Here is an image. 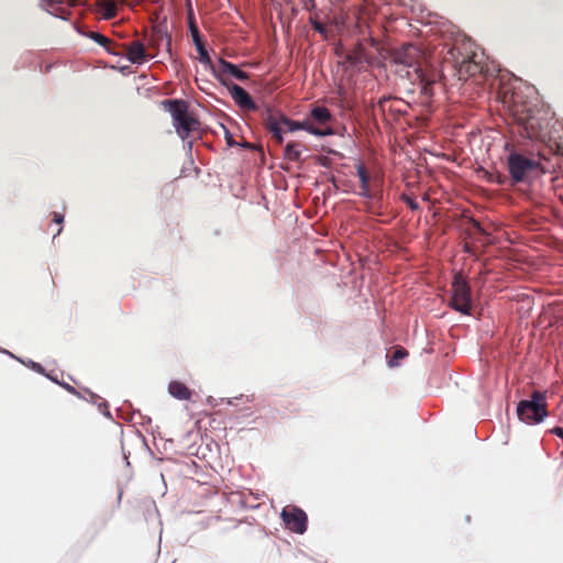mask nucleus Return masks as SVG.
<instances>
[{"label":"nucleus","instance_id":"nucleus-29","mask_svg":"<svg viewBox=\"0 0 563 563\" xmlns=\"http://www.w3.org/2000/svg\"><path fill=\"white\" fill-rule=\"evenodd\" d=\"M166 44L168 47L170 46V37L169 36L166 37Z\"/></svg>","mask_w":563,"mask_h":563},{"label":"nucleus","instance_id":"nucleus-19","mask_svg":"<svg viewBox=\"0 0 563 563\" xmlns=\"http://www.w3.org/2000/svg\"><path fill=\"white\" fill-rule=\"evenodd\" d=\"M90 38L93 40L96 43L104 47L109 53H113L112 51V41L108 38L107 36L98 33V32H91Z\"/></svg>","mask_w":563,"mask_h":563},{"label":"nucleus","instance_id":"nucleus-28","mask_svg":"<svg viewBox=\"0 0 563 563\" xmlns=\"http://www.w3.org/2000/svg\"><path fill=\"white\" fill-rule=\"evenodd\" d=\"M62 230H63V228H62V227H59V228L57 229V232L54 234V238H55L56 235H58V234L62 232Z\"/></svg>","mask_w":563,"mask_h":563},{"label":"nucleus","instance_id":"nucleus-9","mask_svg":"<svg viewBox=\"0 0 563 563\" xmlns=\"http://www.w3.org/2000/svg\"><path fill=\"white\" fill-rule=\"evenodd\" d=\"M212 74L225 87L232 84L228 80L229 76H232L240 81L249 79V75L245 71L241 70L236 65L225 60L224 58H219L217 67L212 68Z\"/></svg>","mask_w":563,"mask_h":563},{"label":"nucleus","instance_id":"nucleus-20","mask_svg":"<svg viewBox=\"0 0 563 563\" xmlns=\"http://www.w3.org/2000/svg\"><path fill=\"white\" fill-rule=\"evenodd\" d=\"M198 53H199V60L200 63L205 64L206 66L209 67V69L212 71V68L217 67V64H213L205 45L203 44H199L196 46Z\"/></svg>","mask_w":563,"mask_h":563},{"label":"nucleus","instance_id":"nucleus-12","mask_svg":"<svg viewBox=\"0 0 563 563\" xmlns=\"http://www.w3.org/2000/svg\"><path fill=\"white\" fill-rule=\"evenodd\" d=\"M227 88L229 89L232 99L240 108L246 111H255L257 109V106L245 89L236 84H231L230 86H227Z\"/></svg>","mask_w":563,"mask_h":563},{"label":"nucleus","instance_id":"nucleus-17","mask_svg":"<svg viewBox=\"0 0 563 563\" xmlns=\"http://www.w3.org/2000/svg\"><path fill=\"white\" fill-rule=\"evenodd\" d=\"M100 12L106 20H111L118 14V7L113 0H102L99 3Z\"/></svg>","mask_w":563,"mask_h":563},{"label":"nucleus","instance_id":"nucleus-3","mask_svg":"<svg viewBox=\"0 0 563 563\" xmlns=\"http://www.w3.org/2000/svg\"><path fill=\"white\" fill-rule=\"evenodd\" d=\"M444 64L451 65L460 80H472L475 85H482L490 77L478 55L473 51V44L468 41H455L443 57Z\"/></svg>","mask_w":563,"mask_h":563},{"label":"nucleus","instance_id":"nucleus-30","mask_svg":"<svg viewBox=\"0 0 563 563\" xmlns=\"http://www.w3.org/2000/svg\"><path fill=\"white\" fill-rule=\"evenodd\" d=\"M34 367H35L38 372H42V367H41V365L35 364V365H34Z\"/></svg>","mask_w":563,"mask_h":563},{"label":"nucleus","instance_id":"nucleus-10","mask_svg":"<svg viewBox=\"0 0 563 563\" xmlns=\"http://www.w3.org/2000/svg\"><path fill=\"white\" fill-rule=\"evenodd\" d=\"M282 518L286 528L292 532L301 534L307 530V515L298 507H285L282 511Z\"/></svg>","mask_w":563,"mask_h":563},{"label":"nucleus","instance_id":"nucleus-22","mask_svg":"<svg viewBox=\"0 0 563 563\" xmlns=\"http://www.w3.org/2000/svg\"><path fill=\"white\" fill-rule=\"evenodd\" d=\"M189 30H190V33H191L195 46H197L199 44H203L202 41H201V37H200L199 30H198L197 25L192 21L189 23Z\"/></svg>","mask_w":563,"mask_h":563},{"label":"nucleus","instance_id":"nucleus-15","mask_svg":"<svg viewBox=\"0 0 563 563\" xmlns=\"http://www.w3.org/2000/svg\"><path fill=\"white\" fill-rule=\"evenodd\" d=\"M356 172H357V176L361 181L360 195L365 198H371L372 197L371 191H369L371 177H369V174H368L366 167L363 164H358V165H356Z\"/></svg>","mask_w":563,"mask_h":563},{"label":"nucleus","instance_id":"nucleus-23","mask_svg":"<svg viewBox=\"0 0 563 563\" xmlns=\"http://www.w3.org/2000/svg\"><path fill=\"white\" fill-rule=\"evenodd\" d=\"M402 200L407 203V206L411 209V210H418L419 209V205L418 202L408 197V196H402Z\"/></svg>","mask_w":563,"mask_h":563},{"label":"nucleus","instance_id":"nucleus-5","mask_svg":"<svg viewBox=\"0 0 563 563\" xmlns=\"http://www.w3.org/2000/svg\"><path fill=\"white\" fill-rule=\"evenodd\" d=\"M162 104L170 113L176 132L183 140L199 129V121L189 113L188 103L185 100L166 99Z\"/></svg>","mask_w":563,"mask_h":563},{"label":"nucleus","instance_id":"nucleus-26","mask_svg":"<svg viewBox=\"0 0 563 563\" xmlns=\"http://www.w3.org/2000/svg\"><path fill=\"white\" fill-rule=\"evenodd\" d=\"M62 386L70 394L77 395L75 387L70 386L69 384H63Z\"/></svg>","mask_w":563,"mask_h":563},{"label":"nucleus","instance_id":"nucleus-25","mask_svg":"<svg viewBox=\"0 0 563 563\" xmlns=\"http://www.w3.org/2000/svg\"><path fill=\"white\" fill-rule=\"evenodd\" d=\"M550 432L563 439V428L554 427L553 429L550 430Z\"/></svg>","mask_w":563,"mask_h":563},{"label":"nucleus","instance_id":"nucleus-13","mask_svg":"<svg viewBox=\"0 0 563 563\" xmlns=\"http://www.w3.org/2000/svg\"><path fill=\"white\" fill-rule=\"evenodd\" d=\"M126 58L133 64H142L146 60V48L140 41H132L123 45Z\"/></svg>","mask_w":563,"mask_h":563},{"label":"nucleus","instance_id":"nucleus-7","mask_svg":"<svg viewBox=\"0 0 563 563\" xmlns=\"http://www.w3.org/2000/svg\"><path fill=\"white\" fill-rule=\"evenodd\" d=\"M539 167L537 159L520 153H511L507 158V168L514 184L525 183Z\"/></svg>","mask_w":563,"mask_h":563},{"label":"nucleus","instance_id":"nucleus-2","mask_svg":"<svg viewBox=\"0 0 563 563\" xmlns=\"http://www.w3.org/2000/svg\"><path fill=\"white\" fill-rule=\"evenodd\" d=\"M393 60L398 66L396 73L417 85L426 100L433 97L434 87L440 84L442 73L429 63L420 47L413 44L404 45L394 53Z\"/></svg>","mask_w":563,"mask_h":563},{"label":"nucleus","instance_id":"nucleus-6","mask_svg":"<svg viewBox=\"0 0 563 563\" xmlns=\"http://www.w3.org/2000/svg\"><path fill=\"white\" fill-rule=\"evenodd\" d=\"M547 393L534 390L531 399L521 400L517 406V416L521 422L537 424L548 417Z\"/></svg>","mask_w":563,"mask_h":563},{"label":"nucleus","instance_id":"nucleus-1","mask_svg":"<svg viewBox=\"0 0 563 563\" xmlns=\"http://www.w3.org/2000/svg\"><path fill=\"white\" fill-rule=\"evenodd\" d=\"M497 99L509 115L522 129L520 133L530 140H545L549 136V112L526 97L511 82L498 81Z\"/></svg>","mask_w":563,"mask_h":563},{"label":"nucleus","instance_id":"nucleus-16","mask_svg":"<svg viewBox=\"0 0 563 563\" xmlns=\"http://www.w3.org/2000/svg\"><path fill=\"white\" fill-rule=\"evenodd\" d=\"M302 145L298 142H289L284 150V157L291 162H299L301 158Z\"/></svg>","mask_w":563,"mask_h":563},{"label":"nucleus","instance_id":"nucleus-11","mask_svg":"<svg viewBox=\"0 0 563 563\" xmlns=\"http://www.w3.org/2000/svg\"><path fill=\"white\" fill-rule=\"evenodd\" d=\"M377 107L383 113H388L393 119H396L407 113L409 104L400 98L383 97L378 101Z\"/></svg>","mask_w":563,"mask_h":563},{"label":"nucleus","instance_id":"nucleus-21","mask_svg":"<svg viewBox=\"0 0 563 563\" xmlns=\"http://www.w3.org/2000/svg\"><path fill=\"white\" fill-rule=\"evenodd\" d=\"M407 355H408V352H407V350H406V349L400 347V346H399V347H397V349L394 351V353H393V355H391V357H390V360H389V365H390V366H398L399 361H400V360H402V358H405Z\"/></svg>","mask_w":563,"mask_h":563},{"label":"nucleus","instance_id":"nucleus-8","mask_svg":"<svg viewBox=\"0 0 563 563\" xmlns=\"http://www.w3.org/2000/svg\"><path fill=\"white\" fill-rule=\"evenodd\" d=\"M451 307L463 314H470L471 312V288L462 275H456L452 283Z\"/></svg>","mask_w":563,"mask_h":563},{"label":"nucleus","instance_id":"nucleus-18","mask_svg":"<svg viewBox=\"0 0 563 563\" xmlns=\"http://www.w3.org/2000/svg\"><path fill=\"white\" fill-rule=\"evenodd\" d=\"M311 118L318 123L324 124L331 120L332 115L325 107H314L311 110Z\"/></svg>","mask_w":563,"mask_h":563},{"label":"nucleus","instance_id":"nucleus-4","mask_svg":"<svg viewBox=\"0 0 563 563\" xmlns=\"http://www.w3.org/2000/svg\"><path fill=\"white\" fill-rule=\"evenodd\" d=\"M263 123L266 130L272 134L273 139L277 144H282L284 142L283 137V126L287 129L289 132H294L297 130H305L308 133L316 136H325L332 134L331 129L321 130L316 128L310 121H294L283 114L279 111H274L269 107L266 108L265 112L262 114Z\"/></svg>","mask_w":563,"mask_h":563},{"label":"nucleus","instance_id":"nucleus-24","mask_svg":"<svg viewBox=\"0 0 563 563\" xmlns=\"http://www.w3.org/2000/svg\"><path fill=\"white\" fill-rule=\"evenodd\" d=\"M53 222L60 225L64 222V214L58 212H53Z\"/></svg>","mask_w":563,"mask_h":563},{"label":"nucleus","instance_id":"nucleus-14","mask_svg":"<svg viewBox=\"0 0 563 563\" xmlns=\"http://www.w3.org/2000/svg\"><path fill=\"white\" fill-rule=\"evenodd\" d=\"M168 393L179 400H190L194 395V391L179 380H173L169 383Z\"/></svg>","mask_w":563,"mask_h":563},{"label":"nucleus","instance_id":"nucleus-27","mask_svg":"<svg viewBox=\"0 0 563 563\" xmlns=\"http://www.w3.org/2000/svg\"><path fill=\"white\" fill-rule=\"evenodd\" d=\"M313 29L320 33L324 31V27L322 26L321 23H313Z\"/></svg>","mask_w":563,"mask_h":563}]
</instances>
